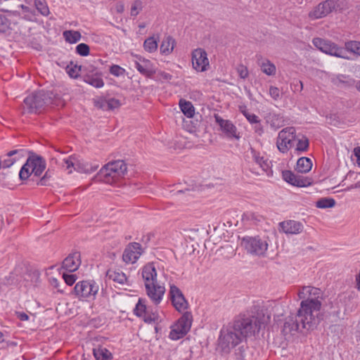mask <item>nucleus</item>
I'll use <instances>...</instances> for the list:
<instances>
[{"instance_id": "obj_58", "label": "nucleus", "mask_w": 360, "mask_h": 360, "mask_svg": "<svg viewBox=\"0 0 360 360\" xmlns=\"http://www.w3.org/2000/svg\"><path fill=\"white\" fill-rule=\"evenodd\" d=\"M115 10H116V12L118 13H123L124 11V4L118 3L116 5Z\"/></svg>"}, {"instance_id": "obj_44", "label": "nucleus", "mask_w": 360, "mask_h": 360, "mask_svg": "<svg viewBox=\"0 0 360 360\" xmlns=\"http://www.w3.org/2000/svg\"><path fill=\"white\" fill-rule=\"evenodd\" d=\"M262 217L251 212H247L242 215V220L244 221L258 222L262 219Z\"/></svg>"}, {"instance_id": "obj_30", "label": "nucleus", "mask_w": 360, "mask_h": 360, "mask_svg": "<svg viewBox=\"0 0 360 360\" xmlns=\"http://www.w3.org/2000/svg\"><path fill=\"white\" fill-rule=\"evenodd\" d=\"M179 107L182 112L187 117H193L195 114V108L190 101L185 100H180Z\"/></svg>"}, {"instance_id": "obj_12", "label": "nucleus", "mask_w": 360, "mask_h": 360, "mask_svg": "<svg viewBox=\"0 0 360 360\" xmlns=\"http://www.w3.org/2000/svg\"><path fill=\"white\" fill-rule=\"evenodd\" d=\"M340 0H326L320 3L316 6L312 11L309 14L311 19H319L326 16L336 8L341 9L342 7L338 3Z\"/></svg>"}, {"instance_id": "obj_62", "label": "nucleus", "mask_w": 360, "mask_h": 360, "mask_svg": "<svg viewBox=\"0 0 360 360\" xmlns=\"http://www.w3.org/2000/svg\"><path fill=\"white\" fill-rule=\"evenodd\" d=\"M19 7L25 13H31V10L28 6H26L23 4H20Z\"/></svg>"}, {"instance_id": "obj_22", "label": "nucleus", "mask_w": 360, "mask_h": 360, "mask_svg": "<svg viewBox=\"0 0 360 360\" xmlns=\"http://www.w3.org/2000/svg\"><path fill=\"white\" fill-rule=\"evenodd\" d=\"M80 264V254L78 252H75L70 254L63 260L62 267L68 271L73 272L78 269Z\"/></svg>"}, {"instance_id": "obj_53", "label": "nucleus", "mask_w": 360, "mask_h": 360, "mask_svg": "<svg viewBox=\"0 0 360 360\" xmlns=\"http://www.w3.org/2000/svg\"><path fill=\"white\" fill-rule=\"evenodd\" d=\"M53 172L50 169H48L44 176L39 179L37 184L40 186H46L47 185L46 182L47 181L51 178L53 176Z\"/></svg>"}, {"instance_id": "obj_4", "label": "nucleus", "mask_w": 360, "mask_h": 360, "mask_svg": "<svg viewBox=\"0 0 360 360\" xmlns=\"http://www.w3.org/2000/svg\"><path fill=\"white\" fill-rule=\"evenodd\" d=\"M263 323L264 322L255 316L243 314L237 317L232 326L234 330L238 331L237 334L244 340L259 333Z\"/></svg>"}, {"instance_id": "obj_61", "label": "nucleus", "mask_w": 360, "mask_h": 360, "mask_svg": "<svg viewBox=\"0 0 360 360\" xmlns=\"http://www.w3.org/2000/svg\"><path fill=\"white\" fill-rule=\"evenodd\" d=\"M18 318L20 319V320L21 321H27L29 319V316L27 314H26L24 312H20L18 314Z\"/></svg>"}, {"instance_id": "obj_20", "label": "nucleus", "mask_w": 360, "mask_h": 360, "mask_svg": "<svg viewBox=\"0 0 360 360\" xmlns=\"http://www.w3.org/2000/svg\"><path fill=\"white\" fill-rule=\"evenodd\" d=\"M146 294L151 300V302L155 304H159L163 298L165 293V288L164 286L158 284L146 285Z\"/></svg>"}, {"instance_id": "obj_9", "label": "nucleus", "mask_w": 360, "mask_h": 360, "mask_svg": "<svg viewBox=\"0 0 360 360\" xmlns=\"http://www.w3.org/2000/svg\"><path fill=\"white\" fill-rule=\"evenodd\" d=\"M312 42L315 47L326 54L338 58L349 59V57L346 56V51L343 48L338 47L334 43H332L328 40H325L321 38H314Z\"/></svg>"}, {"instance_id": "obj_5", "label": "nucleus", "mask_w": 360, "mask_h": 360, "mask_svg": "<svg viewBox=\"0 0 360 360\" xmlns=\"http://www.w3.org/2000/svg\"><path fill=\"white\" fill-rule=\"evenodd\" d=\"M46 165V161L41 156L32 153L21 167L19 177L21 180H25L32 174L35 176H40L45 170Z\"/></svg>"}, {"instance_id": "obj_29", "label": "nucleus", "mask_w": 360, "mask_h": 360, "mask_svg": "<svg viewBox=\"0 0 360 360\" xmlns=\"http://www.w3.org/2000/svg\"><path fill=\"white\" fill-rule=\"evenodd\" d=\"M93 354L96 360H110L112 359L111 353L105 347L94 348Z\"/></svg>"}, {"instance_id": "obj_15", "label": "nucleus", "mask_w": 360, "mask_h": 360, "mask_svg": "<svg viewBox=\"0 0 360 360\" xmlns=\"http://www.w3.org/2000/svg\"><path fill=\"white\" fill-rule=\"evenodd\" d=\"M206 51L200 48L196 49L192 52L193 68L198 72L207 70L209 66V60Z\"/></svg>"}, {"instance_id": "obj_28", "label": "nucleus", "mask_w": 360, "mask_h": 360, "mask_svg": "<svg viewBox=\"0 0 360 360\" xmlns=\"http://www.w3.org/2000/svg\"><path fill=\"white\" fill-rule=\"evenodd\" d=\"M175 41L171 36L166 37L160 45V52L165 55L169 54L174 49Z\"/></svg>"}, {"instance_id": "obj_31", "label": "nucleus", "mask_w": 360, "mask_h": 360, "mask_svg": "<svg viewBox=\"0 0 360 360\" xmlns=\"http://www.w3.org/2000/svg\"><path fill=\"white\" fill-rule=\"evenodd\" d=\"M107 275L110 279L120 284L123 285L127 283V278L122 271H108Z\"/></svg>"}, {"instance_id": "obj_8", "label": "nucleus", "mask_w": 360, "mask_h": 360, "mask_svg": "<svg viewBox=\"0 0 360 360\" xmlns=\"http://www.w3.org/2000/svg\"><path fill=\"white\" fill-rule=\"evenodd\" d=\"M295 133V129L292 127H285L279 131L276 146L281 153H285L293 146L296 138Z\"/></svg>"}, {"instance_id": "obj_50", "label": "nucleus", "mask_w": 360, "mask_h": 360, "mask_svg": "<svg viewBox=\"0 0 360 360\" xmlns=\"http://www.w3.org/2000/svg\"><path fill=\"white\" fill-rule=\"evenodd\" d=\"M120 106V102L119 100L111 98L105 101V104L103 105L108 110H114Z\"/></svg>"}, {"instance_id": "obj_18", "label": "nucleus", "mask_w": 360, "mask_h": 360, "mask_svg": "<svg viewBox=\"0 0 360 360\" xmlns=\"http://www.w3.org/2000/svg\"><path fill=\"white\" fill-rule=\"evenodd\" d=\"M282 176L284 181L292 186L297 187H306L311 185V179L308 177H304L302 175L295 174L290 170L283 171Z\"/></svg>"}, {"instance_id": "obj_43", "label": "nucleus", "mask_w": 360, "mask_h": 360, "mask_svg": "<svg viewBox=\"0 0 360 360\" xmlns=\"http://www.w3.org/2000/svg\"><path fill=\"white\" fill-rule=\"evenodd\" d=\"M240 111L250 124H259V122H261L260 119L257 115L251 113L248 110L243 109L241 110Z\"/></svg>"}, {"instance_id": "obj_27", "label": "nucleus", "mask_w": 360, "mask_h": 360, "mask_svg": "<svg viewBox=\"0 0 360 360\" xmlns=\"http://www.w3.org/2000/svg\"><path fill=\"white\" fill-rule=\"evenodd\" d=\"M312 167V162L310 158L302 157L298 159L296 164V171L299 173H307Z\"/></svg>"}, {"instance_id": "obj_25", "label": "nucleus", "mask_w": 360, "mask_h": 360, "mask_svg": "<svg viewBox=\"0 0 360 360\" xmlns=\"http://www.w3.org/2000/svg\"><path fill=\"white\" fill-rule=\"evenodd\" d=\"M18 269L9 273L4 277H0V291L3 290L5 287L15 285L19 281L17 274Z\"/></svg>"}, {"instance_id": "obj_34", "label": "nucleus", "mask_w": 360, "mask_h": 360, "mask_svg": "<svg viewBox=\"0 0 360 360\" xmlns=\"http://www.w3.org/2000/svg\"><path fill=\"white\" fill-rule=\"evenodd\" d=\"M236 360H250L249 347L246 345H242L235 352Z\"/></svg>"}, {"instance_id": "obj_45", "label": "nucleus", "mask_w": 360, "mask_h": 360, "mask_svg": "<svg viewBox=\"0 0 360 360\" xmlns=\"http://www.w3.org/2000/svg\"><path fill=\"white\" fill-rule=\"evenodd\" d=\"M66 70L70 77L77 78L79 76V72L82 71V67L71 63L70 65H68Z\"/></svg>"}, {"instance_id": "obj_38", "label": "nucleus", "mask_w": 360, "mask_h": 360, "mask_svg": "<svg viewBox=\"0 0 360 360\" xmlns=\"http://www.w3.org/2000/svg\"><path fill=\"white\" fill-rule=\"evenodd\" d=\"M143 48L146 51L153 53L158 49V41L153 37H150L145 40Z\"/></svg>"}, {"instance_id": "obj_46", "label": "nucleus", "mask_w": 360, "mask_h": 360, "mask_svg": "<svg viewBox=\"0 0 360 360\" xmlns=\"http://www.w3.org/2000/svg\"><path fill=\"white\" fill-rule=\"evenodd\" d=\"M143 9V3L141 0H135L131 6L130 15L132 17L138 15Z\"/></svg>"}, {"instance_id": "obj_49", "label": "nucleus", "mask_w": 360, "mask_h": 360, "mask_svg": "<svg viewBox=\"0 0 360 360\" xmlns=\"http://www.w3.org/2000/svg\"><path fill=\"white\" fill-rule=\"evenodd\" d=\"M110 73L115 77L124 76L126 73L125 69L118 65H112L110 68Z\"/></svg>"}, {"instance_id": "obj_52", "label": "nucleus", "mask_w": 360, "mask_h": 360, "mask_svg": "<svg viewBox=\"0 0 360 360\" xmlns=\"http://www.w3.org/2000/svg\"><path fill=\"white\" fill-rule=\"evenodd\" d=\"M89 50V46L84 43H81L76 46V53L82 56H88Z\"/></svg>"}, {"instance_id": "obj_54", "label": "nucleus", "mask_w": 360, "mask_h": 360, "mask_svg": "<svg viewBox=\"0 0 360 360\" xmlns=\"http://www.w3.org/2000/svg\"><path fill=\"white\" fill-rule=\"evenodd\" d=\"M237 72L239 77L243 79H246L249 75L248 68L242 64L237 67Z\"/></svg>"}, {"instance_id": "obj_36", "label": "nucleus", "mask_w": 360, "mask_h": 360, "mask_svg": "<svg viewBox=\"0 0 360 360\" xmlns=\"http://www.w3.org/2000/svg\"><path fill=\"white\" fill-rule=\"evenodd\" d=\"M262 71L266 75L271 76L276 74V66L269 60H266L259 64Z\"/></svg>"}, {"instance_id": "obj_17", "label": "nucleus", "mask_w": 360, "mask_h": 360, "mask_svg": "<svg viewBox=\"0 0 360 360\" xmlns=\"http://www.w3.org/2000/svg\"><path fill=\"white\" fill-rule=\"evenodd\" d=\"M77 162L78 160L75 155H70L68 158H65L62 160L60 165L66 169L73 167L75 170H79L81 172H84L86 174H91L98 168V165H85L82 168H80L77 164Z\"/></svg>"}, {"instance_id": "obj_64", "label": "nucleus", "mask_w": 360, "mask_h": 360, "mask_svg": "<svg viewBox=\"0 0 360 360\" xmlns=\"http://www.w3.org/2000/svg\"><path fill=\"white\" fill-rule=\"evenodd\" d=\"M356 283H357V288L358 290H360V273L356 277Z\"/></svg>"}, {"instance_id": "obj_37", "label": "nucleus", "mask_w": 360, "mask_h": 360, "mask_svg": "<svg viewBox=\"0 0 360 360\" xmlns=\"http://www.w3.org/2000/svg\"><path fill=\"white\" fill-rule=\"evenodd\" d=\"M28 153V151L25 149L20 148L18 149L12 150L8 152V156H12L13 159H15V163L20 160L25 158Z\"/></svg>"}, {"instance_id": "obj_41", "label": "nucleus", "mask_w": 360, "mask_h": 360, "mask_svg": "<svg viewBox=\"0 0 360 360\" xmlns=\"http://www.w3.org/2000/svg\"><path fill=\"white\" fill-rule=\"evenodd\" d=\"M159 316L157 311H153L150 308L148 309L147 312L143 316V321L146 323H150L152 322H155L158 320Z\"/></svg>"}, {"instance_id": "obj_10", "label": "nucleus", "mask_w": 360, "mask_h": 360, "mask_svg": "<svg viewBox=\"0 0 360 360\" xmlns=\"http://www.w3.org/2000/svg\"><path fill=\"white\" fill-rule=\"evenodd\" d=\"M241 245L250 254L263 255L266 251L268 244L266 241L258 236L244 237L241 240Z\"/></svg>"}, {"instance_id": "obj_47", "label": "nucleus", "mask_w": 360, "mask_h": 360, "mask_svg": "<svg viewBox=\"0 0 360 360\" xmlns=\"http://www.w3.org/2000/svg\"><path fill=\"white\" fill-rule=\"evenodd\" d=\"M309 148V140L307 137L303 136L302 139L297 140L295 150L298 152L306 151Z\"/></svg>"}, {"instance_id": "obj_32", "label": "nucleus", "mask_w": 360, "mask_h": 360, "mask_svg": "<svg viewBox=\"0 0 360 360\" xmlns=\"http://www.w3.org/2000/svg\"><path fill=\"white\" fill-rule=\"evenodd\" d=\"M329 78L330 82L337 86H341L344 84H349V76L345 75H331L329 76Z\"/></svg>"}, {"instance_id": "obj_1", "label": "nucleus", "mask_w": 360, "mask_h": 360, "mask_svg": "<svg viewBox=\"0 0 360 360\" xmlns=\"http://www.w3.org/2000/svg\"><path fill=\"white\" fill-rule=\"evenodd\" d=\"M322 292L319 288L304 286L298 292L299 299L302 300L295 319L288 317L283 325V333L285 335L292 334L302 329L313 330L320 321L319 317L321 307Z\"/></svg>"}, {"instance_id": "obj_40", "label": "nucleus", "mask_w": 360, "mask_h": 360, "mask_svg": "<svg viewBox=\"0 0 360 360\" xmlns=\"http://www.w3.org/2000/svg\"><path fill=\"white\" fill-rule=\"evenodd\" d=\"M34 6L42 15L47 16L49 14V8L45 0H34Z\"/></svg>"}, {"instance_id": "obj_16", "label": "nucleus", "mask_w": 360, "mask_h": 360, "mask_svg": "<svg viewBox=\"0 0 360 360\" xmlns=\"http://www.w3.org/2000/svg\"><path fill=\"white\" fill-rule=\"evenodd\" d=\"M143 252V250L140 243L136 242L130 243L124 250L122 259L126 263L134 264L140 257Z\"/></svg>"}, {"instance_id": "obj_23", "label": "nucleus", "mask_w": 360, "mask_h": 360, "mask_svg": "<svg viewBox=\"0 0 360 360\" xmlns=\"http://www.w3.org/2000/svg\"><path fill=\"white\" fill-rule=\"evenodd\" d=\"M134 68L141 75L147 77H151L155 73L153 64L149 60L145 58H140L139 61H135Z\"/></svg>"}, {"instance_id": "obj_26", "label": "nucleus", "mask_w": 360, "mask_h": 360, "mask_svg": "<svg viewBox=\"0 0 360 360\" xmlns=\"http://www.w3.org/2000/svg\"><path fill=\"white\" fill-rule=\"evenodd\" d=\"M250 153L252 160L258 165L264 172H267L270 169V162L264 157L260 156L259 153L257 152L253 148H250Z\"/></svg>"}, {"instance_id": "obj_42", "label": "nucleus", "mask_w": 360, "mask_h": 360, "mask_svg": "<svg viewBox=\"0 0 360 360\" xmlns=\"http://www.w3.org/2000/svg\"><path fill=\"white\" fill-rule=\"evenodd\" d=\"M15 164V159L12 156H8V153L6 155L0 157V169L8 168Z\"/></svg>"}, {"instance_id": "obj_63", "label": "nucleus", "mask_w": 360, "mask_h": 360, "mask_svg": "<svg viewBox=\"0 0 360 360\" xmlns=\"http://www.w3.org/2000/svg\"><path fill=\"white\" fill-rule=\"evenodd\" d=\"M162 77L163 79H167V80H169L172 77V76L170 74L167 73V72H163L162 74Z\"/></svg>"}, {"instance_id": "obj_59", "label": "nucleus", "mask_w": 360, "mask_h": 360, "mask_svg": "<svg viewBox=\"0 0 360 360\" xmlns=\"http://www.w3.org/2000/svg\"><path fill=\"white\" fill-rule=\"evenodd\" d=\"M51 285L56 289H58V291L60 292H63V290H61L59 288V282L56 278H53L51 281Z\"/></svg>"}, {"instance_id": "obj_24", "label": "nucleus", "mask_w": 360, "mask_h": 360, "mask_svg": "<svg viewBox=\"0 0 360 360\" xmlns=\"http://www.w3.org/2000/svg\"><path fill=\"white\" fill-rule=\"evenodd\" d=\"M282 231L286 234H298L303 230L301 222L295 220H288L279 224Z\"/></svg>"}, {"instance_id": "obj_11", "label": "nucleus", "mask_w": 360, "mask_h": 360, "mask_svg": "<svg viewBox=\"0 0 360 360\" xmlns=\"http://www.w3.org/2000/svg\"><path fill=\"white\" fill-rule=\"evenodd\" d=\"M99 286L94 280L82 281L76 283L74 292L78 297L94 300Z\"/></svg>"}, {"instance_id": "obj_48", "label": "nucleus", "mask_w": 360, "mask_h": 360, "mask_svg": "<svg viewBox=\"0 0 360 360\" xmlns=\"http://www.w3.org/2000/svg\"><path fill=\"white\" fill-rule=\"evenodd\" d=\"M10 20L3 15H0V33H6L10 30Z\"/></svg>"}, {"instance_id": "obj_57", "label": "nucleus", "mask_w": 360, "mask_h": 360, "mask_svg": "<svg viewBox=\"0 0 360 360\" xmlns=\"http://www.w3.org/2000/svg\"><path fill=\"white\" fill-rule=\"evenodd\" d=\"M354 154L356 158V162L360 166V147H356L354 149Z\"/></svg>"}, {"instance_id": "obj_14", "label": "nucleus", "mask_w": 360, "mask_h": 360, "mask_svg": "<svg viewBox=\"0 0 360 360\" xmlns=\"http://www.w3.org/2000/svg\"><path fill=\"white\" fill-rule=\"evenodd\" d=\"M214 119L220 129L229 139L239 140L240 139V133L237 127L233 122L229 120H224L218 115H214Z\"/></svg>"}, {"instance_id": "obj_35", "label": "nucleus", "mask_w": 360, "mask_h": 360, "mask_svg": "<svg viewBox=\"0 0 360 360\" xmlns=\"http://www.w3.org/2000/svg\"><path fill=\"white\" fill-rule=\"evenodd\" d=\"M146 301L141 298L139 299L138 302L134 309V314L138 317H143L145 316L148 307L146 304Z\"/></svg>"}, {"instance_id": "obj_60", "label": "nucleus", "mask_w": 360, "mask_h": 360, "mask_svg": "<svg viewBox=\"0 0 360 360\" xmlns=\"http://www.w3.org/2000/svg\"><path fill=\"white\" fill-rule=\"evenodd\" d=\"M256 124V126L255 127V131L257 134L261 135L264 131L263 127H262L261 123L259 122V124Z\"/></svg>"}, {"instance_id": "obj_2", "label": "nucleus", "mask_w": 360, "mask_h": 360, "mask_svg": "<svg viewBox=\"0 0 360 360\" xmlns=\"http://www.w3.org/2000/svg\"><path fill=\"white\" fill-rule=\"evenodd\" d=\"M60 96L51 91L40 90L24 99L23 112L40 113L49 105H58Z\"/></svg>"}, {"instance_id": "obj_39", "label": "nucleus", "mask_w": 360, "mask_h": 360, "mask_svg": "<svg viewBox=\"0 0 360 360\" xmlns=\"http://www.w3.org/2000/svg\"><path fill=\"white\" fill-rule=\"evenodd\" d=\"M335 205V200L330 198H322L316 202V206L321 209L330 208L334 207Z\"/></svg>"}, {"instance_id": "obj_6", "label": "nucleus", "mask_w": 360, "mask_h": 360, "mask_svg": "<svg viewBox=\"0 0 360 360\" xmlns=\"http://www.w3.org/2000/svg\"><path fill=\"white\" fill-rule=\"evenodd\" d=\"M233 326L221 329L219 338V346L224 352L229 353L231 349L242 342L243 338L238 335Z\"/></svg>"}, {"instance_id": "obj_55", "label": "nucleus", "mask_w": 360, "mask_h": 360, "mask_svg": "<svg viewBox=\"0 0 360 360\" xmlns=\"http://www.w3.org/2000/svg\"><path fill=\"white\" fill-rule=\"evenodd\" d=\"M63 278L68 285H72L76 281L77 276L74 274H68L63 273Z\"/></svg>"}, {"instance_id": "obj_19", "label": "nucleus", "mask_w": 360, "mask_h": 360, "mask_svg": "<svg viewBox=\"0 0 360 360\" xmlns=\"http://www.w3.org/2000/svg\"><path fill=\"white\" fill-rule=\"evenodd\" d=\"M86 73L84 77V81L96 87V88H101L103 86L104 82L103 79L101 78V74L98 70L97 68H96L94 66H89L85 68Z\"/></svg>"}, {"instance_id": "obj_51", "label": "nucleus", "mask_w": 360, "mask_h": 360, "mask_svg": "<svg viewBox=\"0 0 360 360\" xmlns=\"http://www.w3.org/2000/svg\"><path fill=\"white\" fill-rule=\"evenodd\" d=\"M359 41H349L345 43V49H344L346 51V53L349 51L356 54L359 49Z\"/></svg>"}, {"instance_id": "obj_33", "label": "nucleus", "mask_w": 360, "mask_h": 360, "mask_svg": "<svg viewBox=\"0 0 360 360\" xmlns=\"http://www.w3.org/2000/svg\"><path fill=\"white\" fill-rule=\"evenodd\" d=\"M63 37L68 42L75 44L80 40L82 35L79 31L66 30L63 32Z\"/></svg>"}, {"instance_id": "obj_56", "label": "nucleus", "mask_w": 360, "mask_h": 360, "mask_svg": "<svg viewBox=\"0 0 360 360\" xmlns=\"http://www.w3.org/2000/svg\"><path fill=\"white\" fill-rule=\"evenodd\" d=\"M269 94L274 101H277L280 98V90L274 86L269 87Z\"/></svg>"}, {"instance_id": "obj_21", "label": "nucleus", "mask_w": 360, "mask_h": 360, "mask_svg": "<svg viewBox=\"0 0 360 360\" xmlns=\"http://www.w3.org/2000/svg\"><path fill=\"white\" fill-rule=\"evenodd\" d=\"M141 276L144 281L145 287L146 285L157 283V271L153 263H148L141 269Z\"/></svg>"}, {"instance_id": "obj_7", "label": "nucleus", "mask_w": 360, "mask_h": 360, "mask_svg": "<svg viewBox=\"0 0 360 360\" xmlns=\"http://www.w3.org/2000/svg\"><path fill=\"white\" fill-rule=\"evenodd\" d=\"M193 321L192 314L185 311L176 323L172 327L169 338L177 340L183 338L190 330Z\"/></svg>"}, {"instance_id": "obj_3", "label": "nucleus", "mask_w": 360, "mask_h": 360, "mask_svg": "<svg viewBox=\"0 0 360 360\" xmlns=\"http://www.w3.org/2000/svg\"><path fill=\"white\" fill-rule=\"evenodd\" d=\"M127 171L126 163L124 160H117L109 162L105 165L94 177L97 181H103L112 184L118 179L123 177Z\"/></svg>"}, {"instance_id": "obj_13", "label": "nucleus", "mask_w": 360, "mask_h": 360, "mask_svg": "<svg viewBox=\"0 0 360 360\" xmlns=\"http://www.w3.org/2000/svg\"><path fill=\"white\" fill-rule=\"evenodd\" d=\"M169 296L173 307L179 312H183L187 309L188 304L181 290L175 285L170 284Z\"/></svg>"}]
</instances>
